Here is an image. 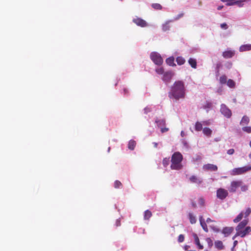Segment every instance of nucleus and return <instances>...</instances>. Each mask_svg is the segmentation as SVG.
I'll use <instances>...</instances> for the list:
<instances>
[{"label": "nucleus", "instance_id": "46", "mask_svg": "<svg viewBox=\"0 0 251 251\" xmlns=\"http://www.w3.org/2000/svg\"><path fill=\"white\" fill-rule=\"evenodd\" d=\"M242 0H235V4L238 5L239 7H242L243 5Z\"/></svg>", "mask_w": 251, "mask_h": 251}, {"label": "nucleus", "instance_id": "43", "mask_svg": "<svg viewBox=\"0 0 251 251\" xmlns=\"http://www.w3.org/2000/svg\"><path fill=\"white\" fill-rule=\"evenodd\" d=\"M201 157L200 155H197L196 157H193L192 159V161L193 162H195L201 160Z\"/></svg>", "mask_w": 251, "mask_h": 251}, {"label": "nucleus", "instance_id": "44", "mask_svg": "<svg viewBox=\"0 0 251 251\" xmlns=\"http://www.w3.org/2000/svg\"><path fill=\"white\" fill-rule=\"evenodd\" d=\"M184 240V236L182 234H180L178 237V241L179 243L183 242Z\"/></svg>", "mask_w": 251, "mask_h": 251}, {"label": "nucleus", "instance_id": "48", "mask_svg": "<svg viewBox=\"0 0 251 251\" xmlns=\"http://www.w3.org/2000/svg\"><path fill=\"white\" fill-rule=\"evenodd\" d=\"M234 150L233 149H229L227 151V153L229 155H232L234 153Z\"/></svg>", "mask_w": 251, "mask_h": 251}, {"label": "nucleus", "instance_id": "62", "mask_svg": "<svg viewBox=\"0 0 251 251\" xmlns=\"http://www.w3.org/2000/svg\"><path fill=\"white\" fill-rule=\"evenodd\" d=\"M250 147L251 148V141H250Z\"/></svg>", "mask_w": 251, "mask_h": 251}, {"label": "nucleus", "instance_id": "56", "mask_svg": "<svg viewBox=\"0 0 251 251\" xmlns=\"http://www.w3.org/2000/svg\"><path fill=\"white\" fill-rule=\"evenodd\" d=\"M192 206L193 208L196 207V203L194 201L192 202Z\"/></svg>", "mask_w": 251, "mask_h": 251}, {"label": "nucleus", "instance_id": "25", "mask_svg": "<svg viewBox=\"0 0 251 251\" xmlns=\"http://www.w3.org/2000/svg\"><path fill=\"white\" fill-rule=\"evenodd\" d=\"M250 122V119L247 116H244L240 122V124L241 125H247Z\"/></svg>", "mask_w": 251, "mask_h": 251}, {"label": "nucleus", "instance_id": "11", "mask_svg": "<svg viewBox=\"0 0 251 251\" xmlns=\"http://www.w3.org/2000/svg\"><path fill=\"white\" fill-rule=\"evenodd\" d=\"M248 220L245 219L241 222L236 227V231L240 230L243 229L246 227V225L248 224Z\"/></svg>", "mask_w": 251, "mask_h": 251}, {"label": "nucleus", "instance_id": "6", "mask_svg": "<svg viewBox=\"0 0 251 251\" xmlns=\"http://www.w3.org/2000/svg\"><path fill=\"white\" fill-rule=\"evenodd\" d=\"M243 184L242 180H233L231 182L229 191L230 192H235L238 188Z\"/></svg>", "mask_w": 251, "mask_h": 251}, {"label": "nucleus", "instance_id": "5", "mask_svg": "<svg viewBox=\"0 0 251 251\" xmlns=\"http://www.w3.org/2000/svg\"><path fill=\"white\" fill-rule=\"evenodd\" d=\"M251 232V227L249 226H246L245 228L242 230L236 231V234L233 237L232 239L234 240L236 237L240 236L241 237H244L247 235L249 234Z\"/></svg>", "mask_w": 251, "mask_h": 251}, {"label": "nucleus", "instance_id": "45", "mask_svg": "<svg viewBox=\"0 0 251 251\" xmlns=\"http://www.w3.org/2000/svg\"><path fill=\"white\" fill-rule=\"evenodd\" d=\"M156 72L158 74H162L164 73V70L162 68H157L155 70Z\"/></svg>", "mask_w": 251, "mask_h": 251}, {"label": "nucleus", "instance_id": "9", "mask_svg": "<svg viewBox=\"0 0 251 251\" xmlns=\"http://www.w3.org/2000/svg\"><path fill=\"white\" fill-rule=\"evenodd\" d=\"M133 22L137 25L142 27H146L148 25L147 22L140 18H136L133 19Z\"/></svg>", "mask_w": 251, "mask_h": 251}, {"label": "nucleus", "instance_id": "3", "mask_svg": "<svg viewBox=\"0 0 251 251\" xmlns=\"http://www.w3.org/2000/svg\"><path fill=\"white\" fill-rule=\"evenodd\" d=\"M251 170V166H246L242 167L234 168L231 171V175L237 176L244 174Z\"/></svg>", "mask_w": 251, "mask_h": 251}, {"label": "nucleus", "instance_id": "22", "mask_svg": "<svg viewBox=\"0 0 251 251\" xmlns=\"http://www.w3.org/2000/svg\"><path fill=\"white\" fill-rule=\"evenodd\" d=\"M155 123L157 124V126L159 127H161L164 126L165 125L166 122L164 119H156L155 120Z\"/></svg>", "mask_w": 251, "mask_h": 251}, {"label": "nucleus", "instance_id": "30", "mask_svg": "<svg viewBox=\"0 0 251 251\" xmlns=\"http://www.w3.org/2000/svg\"><path fill=\"white\" fill-rule=\"evenodd\" d=\"M195 130L200 131L202 129V124L199 122H197L195 124Z\"/></svg>", "mask_w": 251, "mask_h": 251}, {"label": "nucleus", "instance_id": "7", "mask_svg": "<svg viewBox=\"0 0 251 251\" xmlns=\"http://www.w3.org/2000/svg\"><path fill=\"white\" fill-rule=\"evenodd\" d=\"M227 190L223 188H219L217 190V197L220 200H224L228 196Z\"/></svg>", "mask_w": 251, "mask_h": 251}, {"label": "nucleus", "instance_id": "2", "mask_svg": "<svg viewBox=\"0 0 251 251\" xmlns=\"http://www.w3.org/2000/svg\"><path fill=\"white\" fill-rule=\"evenodd\" d=\"M182 159V155L180 152H175L172 156L171 168L176 170L181 169L182 168L181 164Z\"/></svg>", "mask_w": 251, "mask_h": 251}, {"label": "nucleus", "instance_id": "39", "mask_svg": "<svg viewBox=\"0 0 251 251\" xmlns=\"http://www.w3.org/2000/svg\"><path fill=\"white\" fill-rule=\"evenodd\" d=\"M152 7L157 10H160L162 9V6L159 3H153L152 5Z\"/></svg>", "mask_w": 251, "mask_h": 251}, {"label": "nucleus", "instance_id": "29", "mask_svg": "<svg viewBox=\"0 0 251 251\" xmlns=\"http://www.w3.org/2000/svg\"><path fill=\"white\" fill-rule=\"evenodd\" d=\"M176 61L178 65H181L184 64L185 60L181 56H178L176 59Z\"/></svg>", "mask_w": 251, "mask_h": 251}, {"label": "nucleus", "instance_id": "20", "mask_svg": "<svg viewBox=\"0 0 251 251\" xmlns=\"http://www.w3.org/2000/svg\"><path fill=\"white\" fill-rule=\"evenodd\" d=\"M152 216V213L149 210H147L144 212V219L145 220H149Z\"/></svg>", "mask_w": 251, "mask_h": 251}, {"label": "nucleus", "instance_id": "17", "mask_svg": "<svg viewBox=\"0 0 251 251\" xmlns=\"http://www.w3.org/2000/svg\"><path fill=\"white\" fill-rule=\"evenodd\" d=\"M193 236L194 238L195 243L196 245L198 246L199 249H201V250L203 248V247L202 245H201V244L198 235H197V234L194 233L193 234Z\"/></svg>", "mask_w": 251, "mask_h": 251}, {"label": "nucleus", "instance_id": "14", "mask_svg": "<svg viewBox=\"0 0 251 251\" xmlns=\"http://www.w3.org/2000/svg\"><path fill=\"white\" fill-rule=\"evenodd\" d=\"M172 76L173 74L172 72H166L163 75V80L166 82H168L170 81Z\"/></svg>", "mask_w": 251, "mask_h": 251}, {"label": "nucleus", "instance_id": "12", "mask_svg": "<svg viewBox=\"0 0 251 251\" xmlns=\"http://www.w3.org/2000/svg\"><path fill=\"white\" fill-rule=\"evenodd\" d=\"M248 220L245 219L241 222L236 227V231L240 230L243 229L246 227V225L248 224Z\"/></svg>", "mask_w": 251, "mask_h": 251}, {"label": "nucleus", "instance_id": "36", "mask_svg": "<svg viewBox=\"0 0 251 251\" xmlns=\"http://www.w3.org/2000/svg\"><path fill=\"white\" fill-rule=\"evenodd\" d=\"M169 23H170V22H167L165 24H164L163 25L162 29L163 31H166L169 29V28H170Z\"/></svg>", "mask_w": 251, "mask_h": 251}, {"label": "nucleus", "instance_id": "34", "mask_svg": "<svg viewBox=\"0 0 251 251\" xmlns=\"http://www.w3.org/2000/svg\"><path fill=\"white\" fill-rule=\"evenodd\" d=\"M227 85L230 88H233L235 85V83L233 80L228 79L227 81Z\"/></svg>", "mask_w": 251, "mask_h": 251}, {"label": "nucleus", "instance_id": "61", "mask_svg": "<svg viewBox=\"0 0 251 251\" xmlns=\"http://www.w3.org/2000/svg\"><path fill=\"white\" fill-rule=\"evenodd\" d=\"M220 64H218L217 66V68H219L220 67Z\"/></svg>", "mask_w": 251, "mask_h": 251}, {"label": "nucleus", "instance_id": "58", "mask_svg": "<svg viewBox=\"0 0 251 251\" xmlns=\"http://www.w3.org/2000/svg\"><path fill=\"white\" fill-rule=\"evenodd\" d=\"M237 243H238L237 241H236V240L234 241L233 242V246L235 247L237 245Z\"/></svg>", "mask_w": 251, "mask_h": 251}, {"label": "nucleus", "instance_id": "18", "mask_svg": "<svg viewBox=\"0 0 251 251\" xmlns=\"http://www.w3.org/2000/svg\"><path fill=\"white\" fill-rule=\"evenodd\" d=\"M200 222L201 225V227H202L203 229L205 231L208 232V229L207 228V225H206L205 222L204 221V219H203L202 216H200Z\"/></svg>", "mask_w": 251, "mask_h": 251}, {"label": "nucleus", "instance_id": "35", "mask_svg": "<svg viewBox=\"0 0 251 251\" xmlns=\"http://www.w3.org/2000/svg\"><path fill=\"white\" fill-rule=\"evenodd\" d=\"M251 213V209L250 208H248L246 209L245 212L243 213V216L245 218H246Z\"/></svg>", "mask_w": 251, "mask_h": 251}, {"label": "nucleus", "instance_id": "51", "mask_svg": "<svg viewBox=\"0 0 251 251\" xmlns=\"http://www.w3.org/2000/svg\"><path fill=\"white\" fill-rule=\"evenodd\" d=\"M212 104L210 102H207L206 104L204 106V108H210L211 107Z\"/></svg>", "mask_w": 251, "mask_h": 251}, {"label": "nucleus", "instance_id": "32", "mask_svg": "<svg viewBox=\"0 0 251 251\" xmlns=\"http://www.w3.org/2000/svg\"><path fill=\"white\" fill-rule=\"evenodd\" d=\"M219 80L222 84H225L227 81V77L225 75H223L220 77Z\"/></svg>", "mask_w": 251, "mask_h": 251}, {"label": "nucleus", "instance_id": "27", "mask_svg": "<svg viewBox=\"0 0 251 251\" xmlns=\"http://www.w3.org/2000/svg\"><path fill=\"white\" fill-rule=\"evenodd\" d=\"M202 132L204 135L207 136H210L212 134V130L208 127H204L202 129Z\"/></svg>", "mask_w": 251, "mask_h": 251}, {"label": "nucleus", "instance_id": "24", "mask_svg": "<svg viewBox=\"0 0 251 251\" xmlns=\"http://www.w3.org/2000/svg\"><path fill=\"white\" fill-rule=\"evenodd\" d=\"M188 217L191 224H194L196 223L197 220L196 217L193 214V213H189L188 214Z\"/></svg>", "mask_w": 251, "mask_h": 251}, {"label": "nucleus", "instance_id": "31", "mask_svg": "<svg viewBox=\"0 0 251 251\" xmlns=\"http://www.w3.org/2000/svg\"><path fill=\"white\" fill-rule=\"evenodd\" d=\"M243 217V212H241L235 219L233 220L234 223H238L240 222Z\"/></svg>", "mask_w": 251, "mask_h": 251}, {"label": "nucleus", "instance_id": "4", "mask_svg": "<svg viewBox=\"0 0 251 251\" xmlns=\"http://www.w3.org/2000/svg\"><path fill=\"white\" fill-rule=\"evenodd\" d=\"M150 57L151 60L156 65H160L163 63V59L161 55L156 52H151Z\"/></svg>", "mask_w": 251, "mask_h": 251}, {"label": "nucleus", "instance_id": "15", "mask_svg": "<svg viewBox=\"0 0 251 251\" xmlns=\"http://www.w3.org/2000/svg\"><path fill=\"white\" fill-rule=\"evenodd\" d=\"M233 231V228L232 227H226L223 228L222 233L225 235L227 236L230 234Z\"/></svg>", "mask_w": 251, "mask_h": 251}, {"label": "nucleus", "instance_id": "59", "mask_svg": "<svg viewBox=\"0 0 251 251\" xmlns=\"http://www.w3.org/2000/svg\"><path fill=\"white\" fill-rule=\"evenodd\" d=\"M223 5H222V6H219L218 7V8H217V9H218V10H221V9L223 8Z\"/></svg>", "mask_w": 251, "mask_h": 251}, {"label": "nucleus", "instance_id": "50", "mask_svg": "<svg viewBox=\"0 0 251 251\" xmlns=\"http://www.w3.org/2000/svg\"><path fill=\"white\" fill-rule=\"evenodd\" d=\"M206 241H207L209 246L210 247H211L212 246V244H212V241L211 239L210 238H207L206 239Z\"/></svg>", "mask_w": 251, "mask_h": 251}, {"label": "nucleus", "instance_id": "57", "mask_svg": "<svg viewBox=\"0 0 251 251\" xmlns=\"http://www.w3.org/2000/svg\"><path fill=\"white\" fill-rule=\"evenodd\" d=\"M153 147H154V148H157V147L158 144H157V143H156V142H153Z\"/></svg>", "mask_w": 251, "mask_h": 251}, {"label": "nucleus", "instance_id": "23", "mask_svg": "<svg viewBox=\"0 0 251 251\" xmlns=\"http://www.w3.org/2000/svg\"><path fill=\"white\" fill-rule=\"evenodd\" d=\"M166 63L171 66H175L176 64L174 63V58L173 57H170L166 60Z\"/></svg>", "mask_w": 251, "mask_h": 251}, {"label": "nucleus", "instance_id": "16", "mask_svg": "<svg viewBox=\"0 0 251 251\" xmlns=\"http://www.w3.org/2000/svg\"><path fill=\"white\" fill-rule=\"evenodd\" d=\"M251 50V44H245L241 46L239 48V51L244 52Z\"/></svg>", "mask_w": 251, "mask_h": 251}, {"label": "nucleus", "instance_id": "47", "mask_svg": "<svg viewBox=\"0 0 251 251\" xmlns=\"http://www.w3.org/2000/svg\"><path fill=\"white\" fill-rule=\"evenodd\" d=\"M221 27L224 29H226L228 28V25L226 23L221 24L220 25Z\"/></svg>", "mask_w": 251, "mask_h": 251}, {"label": "nucleus", "instance_id": "54", "mask_svg": "<svg viewBox=\"0 0 251 251\" xmlns=\"http://www.w3.org/2000/svg\"><path fill=\"white\" fill-rule=\"evenodd\" d=\"M190 248V246H188V245H185L184 246V250L186 251H188V249Z\"/></svg>", "mask_w": 251, "mask_h": 251}, {"label": "nucleus", "instance_id": "38", "mask_svg": "<svg viewBox=\"0 0 251 251\" xmlns=\"http://www.w3.org/2000/svg\"><path fill=\"white\" fill-rule=\"evenodd\" d=\"M242 130L248 133H251V126H244L242 128Z\"/></svg>", "mask_w": 251, "mask_h": 251}, {"label": "nucleus", "instance_id": "28", "mask_svg": "<svg viewBox=\"0 0 251 251\" xmlns=\"http://www.w3.org/2000/svg\"><path fill=\"white\" fill-rule=\"evenodd\" d=\"M215 246L216 248L219 250H222L224 249V245L222 241H217L215 242Z\"/></svg>", "mask_w": 251, "mask_h": 251}, {"label": "nucleus", "instance_id": "63", "mask_svg": "<svg viewBox=\"0 0 251 251\" xmlns=\"http://www.w3.org/2000/svg\"><path fill=\"white\" fill-rule=\"evenodd\" d=\"M187 251H196L195 250H188Z\"/></svg>", "mask_w": 251, "mask_h": 251}, {"label": "nucleus", "instance_id": "40", "mask_svg": "<svg viewBox=\"0 0 251 251\" xmlns=\"http://www.w3.org/2000/svg\"><path fill=\"white\" fill-rule=\"evenodd\" d=\"M170 162V159L169 158H165L163 160V164L164 166L166 167L167 165H169Z\"/></svg>", "mask_w": 251, "mask_h": 251}, {"label": "nucleus", "instance_id": "19", "mask_svg": "<svg viewBox=\"0 0 251 251\" xmlns=\"http://www.w3.org/2000/svg\"><path fill=\"white\" fill-rule=\"evenodd\" d=\"M189 180L192 183L201 184L202 182V180L198 178L195 176H192L190 178Z\"/></svg>", "mask_w": 251, "mask_h": 251}, {"label": "nucleus", "instance_id": "52", "mask_svg": "<svg viewBox=\"0 0 251 251\" xmlns=\"http://www.w3.org/2000/svg\"><path fill=\"white\" fill-rule=\"evenodd\" d=\"M115 225L116 226H121V221L119 219H117L115 222Z\"/></svg>", "mask_w": 251, "mask_h": 251}, {"label": "nucleus", "instance_id": "26", "mask_svg": "<svg viewBox=\"0 0 251 251\" xmlns=\"http://www.w3.org/2000/svg\"><path fill=\"white\" fill-rule=\"evenodd\" d=\"M136 146V142L133 140L129 141L128 144V148L130 150H133Z\"/></svg>", "mask_w": 251, "mask_h": 251}, {"label": "nucleus", "instance_id": "53", "mask_svg": "<svg viewBox=\"0 0 251 251\" xmlns=\"http://www.w3.org/2000/svg\"><path fill=\"white\" fill-rule=\"evenodd\" d=\"M169 129L168 128H163V127H161V131L162 133H164L165 132H166L167 131H168Z\"/></svg>", "mask_w": 251, "mask_h": 251}, {"label": "nucleus", "instance_id": "41", "mask_svg": "<svg viewBox=\"0 0 251 251\" xmlns=\"http://www.w3.org/2000/svg\"><path fill=\"white\" fill-rule=\"evenodd\" d=\"M240 187H241V190L242 192H245L248 189V186L246 185H243V184H241Z\"/></svg>", "mask_w": 251, "mask_h": 251}, {"label": "nucleus", "instance_id": "33", "mask_svg": "<svg viewBox=\"0 0 251 251\" xmlns=\"http://www.w3.org/2000/svg\"><path fill=\"white\" fill-rule=\"evenodd\" d=\"M222 2H226L227 5H232L235 4V0H221Z\"/></svg>", "mask_w": 251, "mask_h": 251}, {"label": "nucleus", "instance_id": "37", "mask_svg": "<svg viewBox=\"0 0 251 251\" xmlns=\"http://www.w3.org/2000/svg\"><path fill=\"white\" fill-rule=\"evenodd\" d=\"M122 187V183L119 180H116L114 182V187L115 188H120Z\"/></svg>", "mask_w": 251, "mask_h": 251}, {"label": "nucleus", "instance_id": "42", "mask_svg": "<svg viewBox=\"0 0 251 251\" xmlns=\"http://www.w3.org/2000/svg\"><path fill=\"white\" fill-rule=\"evenodd\" d=\"M205 201L202 198H200L199 199V204L201 206H203L204 205Z\"/></svg>", "mask_w": 251, "mask_h": 251}, {"label": "nucleus", "instance_id": "49", "mask_svg": "<svg viewBox=\"0 0 251 251\" xmlns=\"http://www.w3.org/2000/svg\"><path fill=\"white\" fill-rule=\"evenodd\" d=\"M210 123H211L209 120L203 121L202 122V125L203 126H208L210 124Z\"/></svg>", "mask_w": 251, "mask_h": 251}, {"label": "nucleus", "instance_id": "55", "mask_svg": "<svg viewBox=\"0 0 251 251\" xmlns=\"http://www.w3.org/2000/svg\"><path fill=\"white\" fill-rule=\"evenodd\" d=\"M213 222V220H212L210 218H208L207 219H206V222L207 223H209V222Z\"/></svg>", "mask_w": 251, "mask_h": 251}, {"label": "nucleus", "instance_id": "13", "mask_svg": "<svg viewBox=\"0 0 251 251\" xmlns=\"http://www.w3.org/2000/svg\"><path fill=\"white\" fill-rule=\"evenodd\" d=\"M234 54V52L231 50H226L223 52V56L225 58H231Z\"/></svg>", "mask_w": 251, "mask_h": 251}, {"label": "nucleus", "instance_id": "1", "mask_svg": "<svg viewBox=\"0 0 251 251\" xmlns=\"http://www.w3.org/2000/svg\"><path fill=\"white\" fill-rule=\"evenodd\" d=\"M185 95V89L184 82L180 80L176 81L172 86L171 91L169 93V98L179 100L184 98Z\"/></svg>", "mask_w": 251, "mask_h": 251}, {"label": "nucleus", "instance_id": "10", "mask_svg": "<svg viewBox=\"0 0 251 251\" xmlns=\"http://www.w3.org/2000/svg\"><path fill=\"white\" fill-rule=\"evenodd\" d=\"M203 169L205 171H216L218 170V167L214 164H207L203 165Z\"/></svg>", "mask_w": 251, "mask_h": 251}, {"label": "nucleus", "instance_id": "21", "mask_svg": "<svg viewBox=\"0 0 251 251\" xmlns=\"http://www.w3.org/2000/svg\"><path fill=\"white\" fill-rule=\"evenodd\" d=\"M188 63L192 68L196 69L197 68V61L196 59L190 58L188 60Z\"/></svg>", "mask_w": 251, "mask_h": 251}, {"label": "nucleus", "instance_id": "64", "mask_svg": "<svg viewBox=\"0 0 251 251\" xmlns=\"http://www.w3.org/2000/svg\"><path fill=\"white\" fill-rule=\"evenodd\" d=\"M124 91L125 92V93L126 92V89L124 90Z\"/></svg>", "mask_w": 251, "mask_h": 251}, {"label": "nucleus", "instance_id": "8", "mask_svg": "<svg viewBox=\"0 0 251 251\" xmlns=\"http://www.w3.org/2000/svg\"><path fill=\"white\" fill-rule=\"evenodd\" d=\"M221 112L222 114H223L227 118H230L231 116V112L229 109L226 105L225 104H222L221 106Z\"/></svg>", "mask_w": 251, "mask_h": 251}, {"label": "nucleus", "instance_id": "60", "mask_svg": "<svg viewBox=\"0 0 251 251\" xmlns=\"http://www.w3.org/2000/svg\"><path fill=\"white\" fill-rule=\"evenodd\" d=\"M249 156L251 159V152L249 154Z\"/></svg>", "mask_w": 251, "mask_h": 251}]
</instances>
